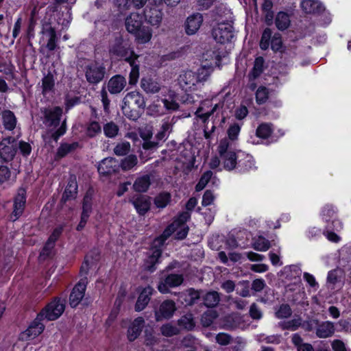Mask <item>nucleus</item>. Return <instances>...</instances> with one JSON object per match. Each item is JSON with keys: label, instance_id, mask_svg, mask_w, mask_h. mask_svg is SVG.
I'll list each match as a JSON object with an SVG mask.
<instances>
[{"label": "nucleus", "instance_id": "f257e3e1", "mask_svg": "<svg viewBox=\"0 0 351 351\" xmlns=\"http://www.w3.org/2000/svg\"><path fill=\"white\" fill-rule=\"evenodd\" d=\"M191 214L189 212H182L179 216L169 225L163 232L162 234L154 239L151 249V254L149 255L145 262L144 267L145 269L152 272L155 270V265L158 262L161 256L162 247L165 241L173 232H176V238L177 239H184L187 234L189 228L186 222L190 219Z\"/></svg>", "mask_w": 351, "mask_h": 351}, {"label": "nucleus", "instance_id": "f03ea898", "mask_svg": "<svg viewBox=\"0 0 351 351\" xmlns=\"http://www.w3.org/2000/svg\"><path fill=\"white\" fill-rule=\"evenodd\" d=\"M145 106L143 96L138 92L128 93L123 98L122 110L129 119L136 120Z\"/></svg>", "mask_w": 351, "mask_h": 351}, {"label": "nucleus", "instance_id": "7ed1b4c3", "mask_svg": "<svg viewBox=\"0 0 351 351\" xmlns=\"http://www.w3.org/2000/svg\"><path fill=\"white\" fill-rule=\"evenodd\" d=\"M217 152L221 160L223 168L230 171L236 167L237 156L233 143L228 138L220 141L217 147Z\"/></svg>", "mask_w": 351, "mask_h": 351}, {"label": "nucleus", "instance_id": "20e7f679", "mask_svg": "<svg viewBox=\"0 0 351 351\" xmlns=\"http://www.w3.org/2000/svg\"><path fill=\"white\" fill-rule=\"evenodd\" d=\"M64 308V303L62 300L60 299L54 300L38 316L45 317L49 321L55 320L62 314Z\"/></svg>", "mask_w": 351, "mask_h": 351}, {"label": "nucleus", "instance_id": "39448f33", "mask_svg": "<svg viewBox=\"0 0 351 351\" xmlns=\"http://www.w3.org/2000/svg\"><path fill=\"white\" fill-rule=\"evenodd\" d=\"M213 36L221 44L230 42L234 36L232 25L228 23H219L213 29Z\"/></svg>", "mask_w": 351, "mask_h": 351}, {"label": "nucleus", "instance_id": "423d86ee", "mask_svg": "<svg viewBox=\"0 0 351 351\" xmlns=\"http://www.w3.org/2000/svg\"><path fill=\"white\" fill-rule=\"evenodd\" d=\"M180 87L184 92L195 90L198 85V77L192 71L182 72L178 78Z\"/></svg>", "mask_w": 351, "mask_h": 351}, {"label": "nucleus", "instance_id": "0eeeda50", "mask_svg": "<svg viewBox=\"0 0 351 351\" xmlns=\"http://www.w3.org/2000/svg\"><path fill=\"white\" fill-rule=\"evenodd\" d=\"M17 143L14 138L9 136L0 143V158L4 161L12 160L16 153Z\"/></svg>", "mask_w": 351, "mask_h": 351}, {"label": "nucleus", "instance_id": "6e6552de", "mask_svg": "<svg viewBox=\"0 0 351 351\" xmlns=\"http://www.w3.org/2000/svg\"><path fill=\"white\" fill-rule=\"evenodd\" d=\"M105 68L97 62H92L85 68L86 80L90 84H97L104 77Z\"/></svg>", "mask_w": 351, "mask_h": 351}, {"label": "nucleus", "instance_id": "1a4fd4ad", "mask_svg": "<svg viewBox=\"0 0 351 351\" xmlns=\"http://www.w3.org/2000/svg\"><path fill=\"white\" fill-rule=\"evenodd\" d=\"M45 119L43 123L49 128H56L60 123L62 110L60 107L45 109L43 111Z\"/></svg>", "mask_w": 351, "mask_h": 351}, {"label": "nucleus", "instance_id": "9d476101", "mask_svg": "<svg viewBox=\"0 0 351 351\" xmlns=\"http://www.w3.org/2000/svg\"><path fill=\"white\" fill-rule=\"evenodd\" d=\"M184 278L181 274H169L159 282L158 289L162 293H167L169 292V288L180 286Z\"/></svg>", "mask_w": 351, "mask_h": 351}, {"label": "nucleus", "instance_id": "9b49d317", "mask_svg": "<svg viewBox=\"0 0 351 351\" xmlns=\"http://www.w3.org/2000/svg\"><path fill=\"white\" fill-rule=\"evenodd\" d=\"M110 53L118 57L124 58L125 61L126 58L138 56L134 54L133 51L130 50L129 45L121 38L116 40L114 45L110 48Z\"/></svg>", "mask_w": 351, "mask_h": 351}, {"label": "nucleus", "instance_id": "f8f14e48", "mask_svg": "<svg viewBox=\"0 0 351 351\" xmlns=\"http://www.w3.org/2000/svg\"><path fill=\"white\" fill-rule=\"evenodd\" d=\"M176 311V304L172 300L164 301L158 311H155L156 320L160 322L164 319H170Z\"/></svg>", "mask_w": 351, "mask_h": 351}, {"label": "nucleus", "instance_id": "ddd939ff", "mask_svg": "<svg viewBox=\"0 0 351 351\" xmlns=\"http://www.w3.org/2000/svg\"><path fill=\"white\" fill-rule=\"evenodd\" d=\"M86 288V283L85 280H80L73 289L70 297L69 304L71 307H76L82 301L84 296V293Z\"/></svg>", "mask_w": 351, "mask_h": 351}, {"label": "nucleus", "instance_id": "4468645a", "mask_svg": "<svg viewBox=\"0 0 351 351\" xmlns=\"http://www.w3.org/2000/svg\"><path fill=\"white\" fill-rule=\"evenodd\" d=\"M118 161L114 158H106L103 159L97 167L99 174L107 176L114 173L119 167Z\"/></svg>", "mask_w": 351, "mask_h": 351}, {"label": "nucleus", "instance_id": "2eb2a0df", "mask_svg": "<svg viewBox=\"0 0 351 351\" xmlns=\"http://www.w3.org/2000/svg\"><path fill=\"white\" fill-rule=\"evenodd\" d=\"M26 202L25 191L20 189L14 202V210L12 217L13 221L16 220L23 213Z\"/></svg>", "mask_w": 351, "mask_h": 351}, {"label": "nucleus", "instance_id": "dca6fc26", "mask_svg": "<svg viewBox=\"0 0 351 351\" xmlns=\"http://www.w3.org/2000/svg\"><path fill=\"white\" fill-rule=\"evenodd\" d=\"M44 330V325L38 322H34L24 332L20 335V339L23 341H29L38 337Z\"/></svg>", "mask_w": 351, "mask_h": 351}, {"label": "nucleus", "instance_id": "f3484780", "mask_svg": "<svg viewBox=\"0 0 351 351\" xmlns=\"http://www.w3.org/2000/svg\"><path fill=\"white\" fill-rule=\"evenodd\" d=\"M143 16L136 12L131 13L125 19L126 29L130 34H133L143 25Z\"/></svg>", "mask_w": 351, "mask_h": 351}, {"label": "nucleus", "instance_id": "a211bd4d", "mask_svg": "<svg viewBox=\"0 0 351 351\" xmlns=\"http://www.w3.org/2000/svg\"><path fill=\"white\" fill-rule=\"evenodd\" d=\"M202 21V16L199 13H196L189 16L185 23L186 34L189 35L195 34L199 29Z\"/></svg>", "mask_w": 351, "mask_h": 351}, {"label": "nucleus", "instance_id": "6ab92c4d", "mask_svg": "<svg viewBox=\"0 0 351 351\" xmlns=\"http://www.w3.org/2000/svg\"><path fill=\"white\" fill-rule=\"evenodd\" d=\"M126 80L124 77L117 75L112 77L108 83V90L111 94L121 93L126 86Z\"/></svg>", "mask_w": 351, "mask_h": 351}, {"label": "nucleus", "instance_id": "aec40b11", "mask_svg": "<svg viewBox=\"0 0 351 351\" xmlns=\"http://www.w3.org/2000/svg\"><path fill=\"white\" fill-rule=\"evenodd\" d=\"M145 321L143 317L135 319L128 329L127 337L130 341H133L140 335L144 326Z\"/></svg>", "mask_w": 351, "mask_h": 351}, {"label": "nucleus", "instance_id": "412c9836", "mask_svg": "<svg viewBox=\"0 0 351 351\" xmlns=\"http://www.w3.org/2000/svg\"><path fill=\"white\" fill-rule=\"evenodd\" d=\"M300 8L306 14H316L322 12L324 7L318 0H302Z\"/></svg>", "mask_w": 351, "mask_h": 351}, {"label": "nucleus", "instance_id": "4be33fe9", "mask_svg": "<svg viewBox=\"0 0 351 351\" xmlns=\"http://www.w3.org/2000/svg\"><path fill=\"white\" fill-rule=\"evenodd\" d=\"M335 331V325L332 322L326 321L317 324L316 335L319 338H328L332 337Z\"/></svg>", "mask_w": 351, "mask_h": 351}, {"label": "nucleus", "instance_id": "5701e85b", "mask_svg": "<svg viewBox=\"0 0 351 351\" xmlns=\"http://www.w3.org/2000/svg\"><path fill=\"white\" fill-rule=\"evenodd\" d=\"M153 291L154 289L149 286L145 287L142 290L135 305V310L136 311H141L146 307L150 300Z\"/></svg>", "mask_w": 351, "mask_h": 351}, {"label": "nucleus", "instance_id": "b1692460", "mask_svg": "<svg viewBox=\"0 0 351 351\" xmlns=\"http://www.w3.org/2000/svg\"><path fill=\"white\" fill-rule=\"evenodd\" d=\"M77 193V184L75 176L70 177L68 184L62 197V201L65 202L75 199Z\"/></svg>", "mask_w": 351, "mask_h": 351}, {"label": "nucleus", "instance_id": "393cba45", "mask_svg": "<svg viewBox=\"0 0 351 351\" xmlns=\"http://www.w3.org/2000/svg\"><path fill=\"white\" fill-rule=\"evenodd\" d=\"M200 293L194 289H189L180 293V298L183 300L185 305L192 306L200 298Z\"/></svg>", "mask_w": 351, "mask_h": 351}, {"label": "nucleus", "instance_id": "a878e982", "mask_svg": "<svg viewBox=\"0 0 351 351\" xmlns=\"http://www.w3.org/2000/svg\"><path fill=\"white\" fill-rule=\"evenodd\" d=\"M136 42L139 44L149 43L152 38V30L147 26L143 25L136 32L133 33Z\"/></svg>", "mask_w": 351, "mask_h": 351}, {"label": "nucleus", "instance_id": "bb28decb", "mask_svg": "<svg viewBox=\"0 0 351 351\" xmlns=\"http://www.w3.org/2000/svg\"><path fill=\"white\" fill-rule=\"evenodd\" d=\"M275 25L280 31H284L291 25V14L288 12H278L275 17Z\"/></svg>", "mask_w": 351, "mask_h": 351}, {"label": "nucleus", "instance_id": "cd10ccee", "mask_svg": "<svg viewBox=\"0 0 351 351\" xmlns=\"http://www.w3.org/2000/svg\"><path fill=\"white\" fill-rule=\"evenodd\" d=\"M145 18L152 25L158 26L161 23L162 14L161 11L156 8H149L145 10Z\"/></svg>", "mask_w": 351, "mask_h": 351}, {"label": "nucleus", "instance_id": "c85d7f7f", "mask_svg": "<svg viewBox=\"0 0 351 351\" xmlns=\"http://www.w3.org/2000/svg\"><path fill=\"white\" fill-rule=\"evenodd\" d=\"M141 86L147 93L154 94L160 90L158 82L150 77H143L141 82Z\"/></svg>", "mask_w": 351, "mask_h": 351}, {"label": "nucleus", "instance_id": "c756f323", "mask_svg": "<svg viewBox=\"0 0 351 351\" xmlns=\"http://www.w3.org/2000/svg\"><path fill=\"white\" fill-rule=\"evenodd\" d=\"M151 184L150 176L144 175L136 179L133 184V189L136 192H146Z\"/></svg>", "mask_w": 351, "mask_h": 351}, {"label": "nucleus", "instance_id": "7c9ffc66", "mask_svg": "<svg viewBox=\"0 0 351 351\" xmlns=\"http://www.w3.org/2000/svg\"><path fill=\"white\" fill-rule=\"evenodd\" d=\"M202 298L204 304L208 308L216 306L220 301L219 293L215 291H211L206 293L202 296Z\"/></svg>", "mask_w": 351, "mask_h": 351}, {"label": "nucleus", "instance_id": "2f4dec72", "mask_svg": "<svg viewBox=\"0 0 351 351\" xmlns=\"http://www.w3.org/2000/svg\"><path fill=\"white\" fill-rule=\"evenodd\" d=\"M273 2L271 0H264L261 10L265 17V21L267 25H271L274 20V12L272 11Z\"/></svg>", "mask_w": 351, "mask_h": 351}, {"label": "nucleus", "instance_id": "473e14b6", "mask_svg": "<svg viewBox=\"0 0 351 351\" xmlns=\"http://www.w3.org/2000/svg\"><path fill=\"white\" fill-rule=\"evenodd\" d=\"M2 122L4 128L8 130H12L16 125V118L10 110H4L2 112Z\"/></svg>", "mask_w": 351, "mask_h": 351}, {"label": "nucleus", "instance_id": "72a5a7b5", "mask_svg": "<svg viewBox=\"0 0 351 351\" xmlns=\"http://www.w3.org/2000/svg\"><path fill=\"white\" fill-rule=\"evenodd\" d=\"M137 57L134 58H126V62H128L131 66V71L130 73V84H135L139 77V68L136 64Z\"/></svg>", "mask_w": 351, "mask_h": 351}, {"label": "nucleus", "instance_id": "f704fd0d", "mask_svg": "<svg viewBox=\"0 0 351 351\" xmlns=\"http://www.w3.org/2000/svg\"><path fill=\"white\" fill-rule=\"evenodd\" d=\"M79 147V143L73 142L71 143H61L57 149L56 156L59 158H63L68 154L73 152Z\"/></svg>", "mask_w": 351, "mask_h": 351}, {"label": "nucleus", "instance_id": "c9c22d12", "mask_svg": "<svg viewBox=\"0 0 351 351\" xmlns=\"http://www.w3.org/2000/svg\"><path fill=\"white\" fill-rule=\"evenodd\" d=\"M55 86V80L53 74L49 73L45 75L42 80V93L47 95L53 90Z\"/></svg>", "mask_w": 351, "mask_h": 351}, {"label": "nucleus", "instance_id": "e433bc0d", "mask_svg": "<svg viewBox=\"0 0 351 351\" xmlns=\"http://www.w3.org/2000/svg\"><path fill=\"white\" fill-rule=\"evenodd\" d=\"M264 70V59L262 57H258L255 59L254 66L250 73V79H256L258 77Z\"/></svg>", "mask_w": 351, "mask_h": 351}, {"label": "nucleus", "instance_id": "4c0bfd02", "mask_svg": "<svg viewBox=\"0 0 351 351\" xmlns=\"http://www.w3.org/2000/svg\"><path fill=\"white\" fill-rule=\"evenodd\" d=\"M178 324L182 328L191 330L195 326V322L192 314H186L181 317L178 321Z\"/></svg>", "mask_w": 351, "mask_h": 351}, {"label": "nucleus", "instance_id": "58836bf2", "mask_svg": "<svg viewBox=\"0 0 351 351\" xmlns=\"http://www.w3.org/2000/svg\"><path fill=\"white\" fill-rule=\"evenodd\" d=\"M252 247L261 252H265L270 247L269 241L263 237L256 238L252 243Z\"/></svg>", "mask_w": 351, "mask_h": 351}, {"label": "nucleus", "instance_id": "ea45409f", "mask_svg": "<svg viewBox=\"0 0 351 351\" xmlns=\"http://www.w3.org/2000/svg\"><path fill=\"white\" fill-rule=\"evenodd\" d=\"M269 90L265 86H260L256 91V101L258 104L261 105L268 100Z\"/></svg>", "mask_w": 351, "mask_h": 351}, {"label": "nucleus", "instance_id": "a19ab883", "mask_svg": "<svg viewBox=\"0 0 351 351\" xmlns=\"http://www.w3.org/2000/svg\"><path fill=\"white\" fill-rule=\"evenodd\" d=\"M159 99L154 101L147 108V112L149 115L156 117L164 114L163 107L160 104Z\"/></svg>", "mask_w": 351, "mask_h": 351}, {"label": "nucleus", "instance_id": "79ce46f5", "mask_svg": "<svg viewBox=\"0 0 351 351\" xmlns=\"http://www.w3.org/2000/svg\"><path fill=\"white\" fill-rule=\"evenodd\" d=\"M273 132L271 125L269 123L261 124L256 132V136L261 138H267Z\"/></svg>", "mask_w": 351, "mask_h": 351}, {"label": "nucleus", "instance_id": "37998d69", "mask_svg": "<svg viewBox=\"0 0 351 351\" xmlns=\"http://www.w3.org/2000/svg\"><path fill=\"white\" fill-rule=\"evenodd\" d=\"M171 200V195L169 193H162L154 199V204L157 208H164Z\"/></svg>", "mask_w": 351, "mask_h": 351}, {"label": "nucleus", "instance_id": "c03bdc74", "mask_svg": "<svg viewBox=\"0 0 351 351\" xmlns=\"http://www.w3.org/2000/svg\"><path fill=\"white\" fill-rule=\"evenodd\" d=\"M104 134L108 138L115 137L119 132L118 125L112 121L108 122L103 127Z\"/></svg>", "mask_w": 351, "mask_h": 351}, {"label": "nucleus", "instance_id": "a18cd8bd", "mask_svg": "<svg viewBox=\"0 0 351 351\" xmlns=\"http://www.w3.org/2000/svg\"><path fill=\"white\" fill-rule=\"evenodd\" d=\"M160 332L163 336L169 337L178 335L180 329L172 324L167 323L161 326Z\"/></svg>", "mask_w": 351, "mask_h": 351}, {"label": "nucleus", "instance_id": "49530a36", "mask_svg": "<svg viewBox=\"0 0 351 351\" xmlns=\"http://www.w3.org/2000/svg\"><path fill=\"white\" fill-rule=\"evenodd\" d=\"M137 163V157L135 155H130L122 160L120 165L123 170L128 171L135 167Z\"/></svg>", "mask_w": 351, "mask_h": 351}, {"label": "nucleus", "instance_id": "de8ad7c7", "mask_svg": "<svg viewBox=\"0 0 351 351\" xmlns=\"http://www.w3.org/2000/svg\"><path fill=\"white\" fill-rule=\"evenodd\" d=\"M133 204L141 215H144L149 209V203L144 198L136 199L133 202Z\"/></svg>", "mask_w": 351, "mask_h": 351}, {"label": "nucleus", "instance_id": "09e8293b", "mask_svg": "<svg viewBox=\"0 0 351 351\" xmlns=\"http://www.w3.org/2000/svg\"><path fill=\"white\" fill-rule=\"evenodd\" d=\"M92 212V200L91 197L86 195L84 197L83 205H82V213L81 215L84 219H88Z\"/></svg>", "mask_w": 351, "mask_h": 351}, {"label": "nucleus", "instance_id": "8fccbe9b", "mask_svg": "<svg viewBox=\"0 0 351 351\" xmlns=\"http://www.w3.org/2000/svg\"><path fill=\"white\" fill-rule=\"evenodd\" d=\"M171 128L172 126L171 123L167 121H165L162 124L160 130L158 132V134L156 136L157 140L162 141L165 139L167 137L168 134L171 132Z\"/></svg>", "mask_w": 351, "mask_h": 351}, {"label": "nucleus", "instance_id": "3c124183", "mask_svg": "<svg viewBox=\"0 0 351 351\" xmlns=\"http://www.w3.org/2000/svg\"><path fill=\"white\" fill-rule=\"evenodd\" d=\"M213 176V172L211 171H206L203 173V175L201 176L199 181L195 186V190L197 191H200L203 190L206 184L208 183L210 180L211 179Z\"/></svg>", "mask_w": 351, "mask_h": 351}, {"label": "nucleus", "instance_id": "603ef678", "mask_svg": "<svg viewBox=\"0 0 351 351\" xmlns=\"http://www.w3.org/2000/svg\"><path fill=\"white\" fill-rule=\"evenodd\" d=\"M213 72L210 67L202 66L199 68L196 73V76L198 77V84L206 81Z\"/></svg>", "mask_w": 351, "mask_h": 351}, {"label": "nucleus", "instance_id": "864d4df0", "mask_svg": "<svg viewBox=\"0 0 351 351\" xmlns=\"http://www.w3.org/2000/svg\"><path fill=\"white\" fill-rule=\"evenodd\" d=\"M292 314V311L289 304H281L276 311V316L279 319L289 317Z\"/></svg>", "mask_w": 351, "mask_h": 351}, {"label": "nucleus", "instance_id": "5fc2aeb1", "mask_svg": "<svg viewBox=\"0 0 351 351\" xmlns=\"http://www.w3.org/2000/svg\"><path fill=\"white\" fill-rule=\"evenodd\" d=\"M101 132V127L97 121H91L87 126L86 134L89 137H94Z\"/></svg>", "mask_w": 351, "mask_h": 351}, {"label": "nucleus", "instance_id": "6e6d98bb", "mask_svg": "<svg viewBox=\"0 0 351 351\" xmlns=\"http://www.w3.org/2000/svg\"><path fill=\"white\" fill-rule=\"evenodd\" d=\"M130 149V144L128 142H123L117 145L114 149V152L117 156L126 155Z\"/></svg>", "mask_w": 351, "mask_h": 351}, {"label": "nucleus", "instance_id": "4d7b16f0", "mask_svg": "<svg viewBox=\"0 0 351 351\" xmlns=\"http://www.w3.org/2000/svg\"><path fill=\"white\" fill-rule=\"evenodd\" d=\"M302 324V319L300 317L294 318L291 320L284 322L282 325L283 329H288L291 330H297Z\"/></svg>", "mask_w": 351, "mask_h": 351}, {"label": "nucleus", "instance_id": "13d9d810", "mask_svg": "<svg viewBox=\"0 0 351 351\" xmlns=\"http://www.w3.org/2000/svg\"><path fill=\"white\" fill-rule=\"evenodd\" d=\"M215 311H209L204 313L202 317V323L204 326H209L216 318Z\"/></svg>", "mask_w": 351, "mask_h": 351}, {"label": "nucleus", "instance_id": "bf43d9fd", "mask_svg": "<svg viewBox=\"0 0 351 351\" xmlns=\"http://www.w3.org/2000/svg\"><path fill=\"white\" fill-rule=\"evenodd\" d=\"M241 127L238 123L231 125L228 130V138L231 141L237 139L238 135L240 132Z\"/></svg>", "mask_w": 351, "mask_h": 351}, {"label": "nucleus", "instance_id": "052dcab7", "mask_svg": "<svg viewBox=\"0 0 351 351\" xmlns=\"http://www.w3.org/2000/svg\"><path fill=\"white\" fill-rule=\"evenodd\" d=\"M214 200L215 195L210 190H207L203 195L202 204L204 206H207L212 204Z\"/></svg>", "mask_w": 351, "mask_h": 351}, {"label": "nucleus", "instance_id": "680f3d73", "mask_svg": "<svg viewBox=\"0 0 351 351\" xmlns=\"http://www.w3.org/2000/svg\"><path fill=\"white\" fill-rule=\"evenodd\" d=\"M49 39L47 44V48L50 51H53L55 49V48L56 47V34L55 30L53 28H50L49 29Z\"/></svg>", "mask_w": 351, "mask_h": 351}, {"label": "nucleus", "instance_id": "e2e57ef3", "mask_svg": "<svg viewBox=\"0 0 351 351\" xmlns=\"http://www.w3.org/2000/svg\"><path fill=\"white\" fill-rule=\"evenodd\" d=\"M218 105L216 104L213 108V109L207 112L202 113V108H199L195 112V114L197 115L204 122L206 121V120L214 113V112L217 110Z\"/></svg>", "mask_w": 351, "mask_h": 351}, {"label": "nucleus", "instance_id": "0e129e2a", "mask_svg": "<svg viewBox=\"0 0 351 351\" xmlns=\"http://www.w3.org/2000/svg\"><path fill=\"white\" fill-rule=\"evenodd\" d=\"M340 274L341 270L339 269L330 271L328 274L327 282L333 285L335 284L338 281Z\"/></svg>", "mask_w": 351, "mask_h": 351}, {"label": "nucleus", "instance_id": "69168bd1", "mask_svg": "<svg viewBox=\"0 0 351 351\" xmlns=\"http://www.w3.org/2000/svg\"><path fill=\"white\" fill-rule=\"evenodd\" d=\"M239 163L247 170L251 169L254 166V158L250 155H245V160L243 161L239 160Z\"/></svg>", "mask_w": 351, "mask_h": 351}, {"label": "nucleus", "instance_id": "338daca9", "mask_svg": "<svg viewBox=\"0 0 351 351\" xmlns=\"http://www.w3.org/2000/svg\"><path fill=\"white\" fill-rule=\"evenodd\" d=\"M271 49L277 51L280 50L282 46V40L280 34H275L271 40Z\"/></svg>", "mask_w": 351, "mask_h": 351}, {"label": "nucleus", "instance_id": "774afa93", "mask_svg": "<svg viewBox=\"0 0 351 351\" xmlns=\"http://www.w3.org/2000/svg\"><path fill=\"white\" fill-rule=\"evenodd\" d=\"M333 351H347L345 343L339 339H335L331 343Z\"/></svg>", "mask_w": 351, "mask_h": 351}]
</instances>
